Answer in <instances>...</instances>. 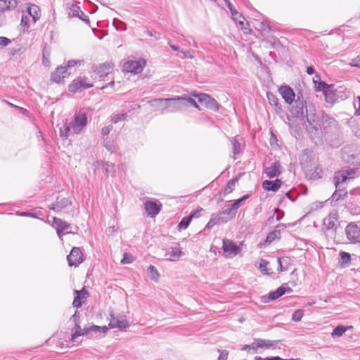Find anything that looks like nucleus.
Masks as SVG:
<instances>
[{
    "instance_id": "13d9d810",
    "label": "nucleus",
    "mask_w": 360,
    "mask_h": 360,
    "mask_svg": "<svg viewBox=\"0 0 360 360\" xmlns=\"http://www.w3.org/2000/svg\"><path fill=\"white\" fill-rule=\"evenodd\" d=\"M112 129V124H109L106 127H104L102 128L101 129V134L103 136H108L110 132L111 131V130Z\"/></svg>"
},
{
    "instance_id": "7c9ffc66",
    "label": "nucleus",
    "mask_w": 360,
    "mask_h": 360,
    "mask_svg": "<svg viewBox=\"0 0 360 360\" xmlns=\"http://www.w3.org/2000/svg\"><path fill=\"white\" fill-rule=\"evenodd\" d=\"M111 70L112 67L110 65L103 64L96 68L95 72L100 77H102L103 76H108Z\"/></svg>"
},
{
    "instance_id": "72a5a7b5",
    "label": "nucleus",
    "mask_w": 360,
    "mask_h": 360,
    "mask_svg": "<svg viewBox=\"0 0 360 360\" xmlns=\"http://www.w3.org/2000/svg\"><path fill=\"white\" fill-rule=\"evenodd\" d=\"M285 291L286 290L285 287L280 286L275 291L271 292L269 294V299L271 300H276L278 297H281L283 295H284Z\"/></svg>"
},
{
    "instance_id": "473e14b6",
    "label": "nucleus",
    "mask_w": 360,
    "mask_h": 360,
    "mask_svg": "<svg viewBox=\"0 0 360 360\" xmlns=\"http://www.w3.org/2000/svg\"><path fill=\"white\" fill-rule=\"evenodd\" d=\"M279 94L282 96V98L285 100V101L291 104L293 101L295 102V91H278Z\"/></svg>"
},
{
    "instance_id": "5fc2aeb1",
    "label": "nucleus",
    "mask_w": 360,
    "mask_h": 360,
    "mask_svg": "<svg viewBox=\"0 0 360 360\" xmlns=\"http://www.w3.org/2000/svg\"><path fill=\"white\" fill-rule=\"evenodd\" d=\"M180 53L182 54V56H179L181 58H188L193 59L194 58V56L189 50H181Z\"/></svg>"
},
{
    "instance_id": "f704fd0d",
    "label": "nucleus",
    "mask_w": 360,
    "mask_h": 360,
    "mask_svg": "<svg viewBox=\"0 0 360 360\" xmlns=\"http://www.w3.org/2000/svg\"><path fill=\"white\" fill-rule=\"evenodd\" d=\"M103 168L107 176H113L115 174V165L112 163L106 162L103 163Z\"/></svg>"
},
{
    "instance_id": "79ce46f5",
    "label": "nucleus",
    "mask_w": 360,
    "mask_h": 360,
    "mask_svg": "<svg viewBox=\"0 0 360 360\" xmlns=\"http://www.w3.org/2000/svg\"><path fill=\"white\" fill-rule=\"evenodd\" d=\"M236 180L231 179L228 181L224 189V195H227L232 192L236 185Z\"/></svg>"
},
{
    "instance_id": "58836bf2",
    "label": "nucleus",
    "mask_w": 360,
    "mask_h": 360,
    "mask_svg": "<svg viewBox=\"0 0 360 360\" xmlns=\"http://www.w3.org/2000/svg\"><path fill=\"white\" fill-rule=\"evenodd\" d=\"M268 264H269V262H267L266 260H265L264 259H261L260 262H259V269L263 274L269 275V274H272V272L271 271V269H269L268 268Z\"/></svg>"
},
{
    "instance_id": "cd10ccee",
    "label": "nucleus",
    "mask_w": 360,
    "mask_h": 360,
    "mask_svg": "<svg viewBox=\"0 0 360 360\" xmlns=\"http://www.w3.org/2000/svg\"><path fill=\"white\" fill-rule=\"evenodd\" d=\"M278 271L282 272L288 270L291 264V259L288 257H282L278 258Z\"/></svg>"
},
{
    "instance_id": "4d7b16f0",
    "label": "nucleus",
    "mask_w": 360,
    "mask_h": 360,
    "mask_svg": "<svg viewBox=\"0 0 360 360\" xmlns=\"http://www.w3.org/2000/svg\"><path fill=\"white\" fill-rule=\"evenodd\" d=\"M354 105L356 108L355 114L356 115H360V96H357L354 101Z\"/></svg>"
},
{
    "instance_id": "f3484780",
    "label": "nucleus",
    "mask_w": 360,
    "mask_h": 360,
    "mask_svg": "<svg viewBox=\"0 0 360 360\" xmlns=\"http://www.w3.org/2000/svg\"><path fill=\"white\" fill-rule=\"evenodd\" d=\"M144 207L148 215L154 217L160 212L162 205L158 201L148 200L144 203Z\"/></svg>"
},
{
    "instance_id": "423d86ee",
    "label": "nucleus",
    "mask_w": 360,
    "mask_h": 360,
    "mask_svg": "<svg viewBox=\"0 0 360 360\" xmlns=\"http://www.w3.org/2000/svg\"><path fill=\"white\" fill-rule=\"evenodd\" d=\"M19 0H0V27L7 24L6 13L15 8Z\"/></svg>"
},
{
    "instance_id": "6e6552de",
    "label": "nucleus",
    "mask_w": 360,
    "mask_h": 360,
    "mask_svg": "<svg viewBox=\"0 0 360 360\" xmlns=\"http://www.w3.org/2000/svg\"><path fill=\"white\" fill-rule=\"evenodd\" d=\"M87 124V117L85 112L79 110L75 115L73 121L71 122L72 133L79 134Z\"/></svg>"
},
{
    "instance_id": "20e7f679",
    "label": "nucleus",
    "mask_w": 360,
    "mask_h": 360,
    "mask_svg": "<svg viewBox=\"0 0 360 360\" xmlns=\"http://www.w3.org/2000/svg\"><path fill=\"white\" fill-rule=\"evenodd\" d=\"M114 84V82H110L106 85L94 86L87 77L79 76L69 85V90H79L81 89H87L94 86H96V88L99 90H103L105 88L112 87Z\"/></svg>"
},
{
    "instance_id": "37998d69",
    "label": "nucleus",
    "mask_w": 360,
    "mask_h": 360,
    "mask_svg": "<svg viewBox=\"0 0 360 360\" xmlns=\"http://www.w3.org/2000/svg\"><path fill=\"white\" fill-rule=\"evenodd\" d=\"M221 212L226 217H229V220L234 218L236 214V212L233 210L231 205H229L226 210Z\"/></svg>"
},
{
    "instance_id": "e433bc0d",
    "label": "nucleus",
    "mask_w": 360,
    "mask_h": 360,
    "mask_svg": "<svg viewBox=\"0 0 360 360\" xmlns=\"http://www.w3.org/2000/svg\"><path fill=\"white\" fill-rule=\"evenodd\" d=\"M72 133V125L65 124L63 127L60 129V136L62 138L67 139Z\"/></svg>"
},
{
    "instance_id": "dca6fc26",
    "label": "nucleus",
    "mask_w": 360,
    "mask_h": 360,
    "mask_svg": "<svg viewBox=\"0 0 360 360\" xmlns=\"http://www.w3.org/2000/svg\"><path fill=\"white\" fill-rule=\"evenodd\" d=\"M305 112V117L309 125L311 126L315 130H319V127H321V124L319 123L318 116L314 112V107L309 105V108H306Z\"/></svg>"
},
{
    "instance_id": "9d476101",
    "label": "nucleus",
    "mask_w": 360,
    "mask_h": 360,
    "mask_svg": "<svg viewBox=\"0 0 360 360\" xmlns=\"http://www.w3.org/2000/svg\"><path fill=\"white\" fill-rule=\"evenodd\" d=\"M70 72L67 70V67L60 65L57 67L54 71L51 73L50 80L55 83H61L64 79L68 77Z\"/></svg>"
},
{
    "instance_id": "09e8293b",
    "label": "nucleus",
    "mask_w": 360,
    "mask_h": 360,
    "mask_svg": "<svg viewBox=\"0 0 360 360\" xmlns=\"http://www.w3.org/2000/svg\"><path fill=\"white\" fill-rule=\"evenodd\" d=\"M303 315L304 311L302 309H297L293 312L292 319L296 322L300 321Z\"/></svg>"
},
{
    "instance_id": "2eb2a0df",
    "label": "nucleus",
    "mask_w": 360,
    "mask_h": 360,
    "mask_svg": "<svg viewBox=\"0 0 360 360\" xmlns=\"http://www.w3.org/2000/svg\"><path fill=\"white\" fill-rule=\"evenodd\" d=\"M302 91H297V99L295 101V107L293 109V114L300 118L304 119L305 117V110L306 108H309V106H307L306 103L302 100Z\"/></svg>"
},
{
    "instance_id": "a19ab883",
    "label": "nucleus",
    "mask_w": 360,
    "mask_h": 360,
    "mask_svg": "<svg viewBox=\"0 0 360 360\" xmlns=\"http://www.w3.org/2000/svg\"><path fill=\"white\" fill-rule=\"evenodd\" d=\"M191 220H192V217L188 216V217H184L178 224L179 230L186 229L190 224Z\"/></svg>"
},
{
    "instance_id": "680f3d73",
    "label": "nucleus",
    "mask_w": 360,
    "mask_h": 360,
    "mask_svg": "<svg viewBox=\"0 0 360 360\" xmlns=\"http://www.w3.org/2000/svg\"><path fill=\"white\" fill-rule=\"evenodd\" d=\"M260 29L266 32H271L272 30L270 25L266 21L260 22Z\"/></svg>"
},
{
    "instance_id": "393cba45",
    "label": "nucleus",
    "mask_w": 360,
    "mask_h": 360,
    "mask_svg": "<svg viewBox=\"0 0 360 360\" xmlns=\"http://www.w3.org/2000/svg\"><path fill=\"white\" fill-rule=\"evenodd\" d=\"M71 204L72 202L69 198H62L61 200H57L56 202L49 205V207L55 212H60Z\"/></svg>"
},
{
    "instance_id": "f257e3e1",
    "label": "nucleus",
    "mask_w": 360,
    "mask_h": 360,
    "mask_svg": "<svg viewBox=\"0 0 360 360\" xmlns=\"http://www.w3.org/2000/svg\"><path fill=\"white\" fill-rule=\"evenodd\" d=\"M356 174V169H344L335 172L334 176V184L336 191L332 195L333 201H338L347 195V192L345 188H342V185L348 181L354 179Z\"/></svg>"
},
{
    "instance_id": "49530a36",
    "label": "nucleus",
    "mask_w": 360,
    "mask_h": 360,
    "mask_svg": "<svg viewBox=\"0 0 360 360\" xmlns=\"http://www.w3.org/2000/svg\"><path fill=\"white\" fill-rule=\"evenodd\" d=\"M127 113L117 114V115H115L112 117L111 122L112 123L116 124L118 122L125 120L127 119Z\"/></svg>"
},
{
    "instance_id": "69168bd1",
    "label": "nucleus",
    "mask_w": 360,
    "mask_h": 360,
    "mask_svg": "<svg viewBox=\"0 0 360 360\" xmlns=\"http://www.w3.org/2000/svg\"><path fill=\"white\" fill-rule=\"evenodd\" d=\"M11 43V40L5 37H0V46H6Z\"/></svg>"
},
{
    "instance_id": "7ed1b4c3",
    "label": "nucleus",
    "mask_w": 360,
    "mask_h": 360,
    "mask_svg": "<svg viewBox=\"0 0 360 360\" xmlns=\"http://www.w3.org/2000/svg\"><path fill=\"white\" fill-rule=\"evenodd\" d=\"M339 225L338 212L333 211L324 218L322 229L327 236L332 238L335 237Z\"/></svg>"
},
{
    "instance_id": "c9c22d12",
    "label": "nucleus",
    "mask_w": 360,
    "mask_h": 360,
    "mask_svg": "<svg viewBox=\"0 0 360 360\" xmlns=\"http://www.w3.org/2000/svg\"><path fill=\"white\" fill-rule=\"evenodd\" d=\"M148 272L150 279L155 282L158 281L160 274L158 269L153 265H150L148 267Z\"/></svg>"
},
{
    "instance_id": "5701e85b",
    "label": "nucleus",
    "mask_w": 360,
    "mask_h": 360,
    "mask_svg": "<svg viewBox=\"0 0 360 360\" xmlns=\"http://www.w3.org/2000/svg\"><path fill=\"white\" fill-rule=\"evenodd\" d=\"M53 222L56 226L58 237L62 238V236L64 234L63 232L70 227V224L57 217L53 218Z\"/></svg>"
},
{
    "instance_id": "e2e57ef3",
    "label": "nucleus",
    "mask_w": 360,
    "mask_h": 360,
    "mask_svg": "<svg viewBox=\"0 0 360 360\" xmlns=\"http://www.w3.org/2000/svg\"><path fill=\"white\" fill-rule=\"evenodd\" d=\"M352 129L356 136L360 137V126L358 124H353Z\"/></svg>"
},
{
    "instance_id": "2f4dec72",
    "label": "nucleus",
    "mask_w": 360,
    "mask_h": 360,
    "mask_svg": "<svg viewBox=\"0 0 360 360\" xmlns=\"http://www.w3.org/2000/svg\"><path fill=\"white\" fill-rule=\"evenodd\" d=\"M75 294L76 295H75V297L74 298V300H73V302H72V305H73L74 307L79 308V307H82V305L83 304V300L81 298V295L83 294V295H84L85 294V289L83 288L81 290H75Z\"/></svg>"
},
{
    "instance_id": "ea45409f",
    "label": "nucleus",
    "mask_w": 360,
    "mask_h": 360,
    "mask_svg": "<svg viewBox=\"0 0 360 360\" xmlns=\"http://www.w3.org/2000/svg\"><path fill=\"white\" fill-rule=\"evenodd\" d=\"M89 333H105L108 330L107 326H91L89 327Z\"/></svg>"
},
{
    "instance_id": "aec40b11",
    "label": "nucleus",
    "mask_w": 360,
    "mask_h": 360,
    "mask_svg": "<svg viewBox=\"0 0 360 360\" xmlns=\"http://www.w3.org/2000/svg\"><path fill=\"white\" fill-rule=\"evenodd\" d=\"M69 16L78 18L88 25L90 23L89 17L84 13V12L80 9V7L77 5L72 4L70 7Z\"/></svg>"
},
{
    "instance_id": "338daca9",
    "label": "nucleus",
    "mask_w": 360,
    "mask_h": 360,
    "mask_svg": "<svg viewBox=\"0 0 360 360\" xmlns=\"http://www.w3.org/2000/svg\"><path fill=\"white\" fill-rule=\"evenodd\" d=\"M255 342L257 343L256 347H257L258 348H264V345L266 343V340L257 339L255 340Z\"/></svg>"
},
{
    "instance_id": "de8ad7c7",
    "label": "nucleus",
    "mask_w": 360,
    "mask_h": 360,
    "mask_svg": "<svg viewBox=\"0 0 360 360\" xmlns=\"http://www.w3.org/2000/svg\"><path fill=\"white\" fill-rule=\"evenodd\" d=\"M50 53L46 50H44L42 53V63L46 67H50L51 61L49 60Z\"/></svg>"
},
{
    "instance_id": "f8f14e48",
    "label": "nucleus",
    "mask_w": 360,
    "mask_h": 360,
    "mask_svg": "<svg viewBox=\"0 0 360 360\" xmlns=\"http://www.w3.org/2000/svg\"><path fill=\"white\" fill-rule=\"evenodd\" d=\"M222 249L226 257L232 258L237 255L240 251V248L233 241L229 239L223 240Z\"/></svg>"
},
{
    "instance_id": "c03bdc74",
    "label": "nucleus",
    "mask_w": 360,
    "mask_h": 360,
    "mask_svg": "<svg viewBox=\"0 0 360 360\" xmlns=\"http://www.w3.org/2000/svg\"><path fill=\"white\" fill-rule=\"evenodd\" d=\"M249 197L248 195H243L240 198L235 200V202L231 205V207L233 209L234 211L237 212V210L240 207L241 203L245 201L246 199H248Z\"/></svg>"
},
{
    "instance_id": "bb28decb",
    "label": "nucleus",
    "mask_w": 360,
    "mask_h": 360,
    "mask_svg": "<svg viewBox=\"0 0 360 360\" xmlns=\"http://www.w3.org/2000/svg\"><path fill=\"white\" fill-rule=\"evenodd\" d=\"M336 91H322L323 94L325 97V101L326 103L330 104H333L336 101H338L339 98L341 100H343L345 97V96H339L335 94Z\"/></svg>"
},
{
    "instance_id": "0eeeda50",
    "label": "nucleus",
    "mask_w": 360,
    "mask_h": 360,
    "mask_svg": "<svg viewBox=\"0 0 360 360\" xmlns=\"http://www.w3.org/2000/svg\"><path fill=\"white\" fill-rule=\"evenodd\" d=\"M146 63V60L143 58L138 60H128L123 64L122 70L127 73L137 75L142 72Z\"/></svg>"
},
{
    "instance_id": "052dcab7",
    "label": "nucleus",
    "mask_w": 360,
    "mask_h": 360,
    "mask_svg": "<svg viewBox=\"0 0 360 360\" xmlns=\"http://www.w3.org/2000/svg\"><path fill=\"white\" fill-rule=\"evenodd\" d=\"M349 65L352 67L360 68V55L352 59V62L349 63Z\"/></svg>"
},
{
    "instance_id": "0e129e2a",
    "label": "nucleus",
    "mask_w": 360,
    "mask_h": 360,
    "mask_svg": "<svg viewBox=\"0 0 360 360\" xmlns=\"http://www.w3.org/2000/svg\"><path fill=\"white\" fill-rule=\"evenodd\" d=\"M202 210L201 207H199L193 211H192L189 215V217H192L193 218H198L200 216V212Z\"/></svg>"
},
{
    "instance_id": "8fccbe9b",
    "label": "nucleus",
    "mask_w": 360,
    "mask_h": 360,
    "mask_svg": "<svg viewBox=\"0 0 360 360\" xmlns=\"http://www.w3.org/2000/svg\"><path fill=\"white\" fill-rule=\"evenodd\" d=\"M266 96L271 105L277 106L278 99L275 97L271 91H266Z\"/></svg>"
},
{
    "instance_id": "4c0bfd02",
    "label": "nucleus",
    "mask_w": 360,
    "mask_h": 360,
    "mask_svg": "<svg viewBox=\"0 0 360 360\" xmlns=\"http://www.w3.org/2000/svg\"><path fill=\"white\" fill-rule=\"evenodd\" d=\"M347 329L348 328L343 326H338L333 329L331 333V336L333 338H340L347 331Z\"/></svg>"
},
{
    "instance_id": "4468645a",
    "label": "nucleus",
    "mask_w": 360,
    "mask_h": 360,
    "mask_svg": "<svg viewBox=\"0 0 360 360\" xmlns=\"http://www.w3.org/2000/svg\"><path fill=\"white\" fill-rule=\"evenodd\" d=\"M129 326V322L124 315H115L110 314V319L109 327L110 328H119L122 330Z\"/></svg>"
},
{
    "instance_id": "4be33fe9",
    "label": "nucleus",
    "mask_w": 360,
    "mask_h": 360,
    "mask_svg": "<svg viewBox=\"0 0 360 360\" xmlns=\"http://www.w3.org/2000/svg\"><path fill=\"white\" fill-rule=\"evenodd\" d=\"M282 185L281 179H276L274 181L265 180L262 182V188L266 191L276 192Z\"/></svg>"
},
{
    "instance_id": "39448f33",
    "label": "nucleus",
    "mask_w": 360,
    "mask_h": 360,
    "mask_svg": "<svg viewBox=\"0 0 360 360\" xmlns=\"http://www.w3.org/2000/svg\"><path fill=\"white\" fill-rule=\"evenodd\" d=\"M342 159L347 163L360 165V150L356 145H348L342 149Z\"/></svg>"
},
{
    "instance_id": "a211bd4d",
    "label": "nucleus",
    "mask_w": 360,
    "mask_h": 360,
    "mask_svg": "<svg viewBox=\"0 0 360 360\" xmlns=\"http://www.w3.org/2000/svg\"><path fill=\"white\" fill-rule=\"evenodd\" d=\"M184 255V252L181 250L179 244H176L174 247H171L165 253V257L166 259L169 261H176Z\"/></svg>"
},
{
    "instance_id": "412c9836",
    "label": "nucleus",
    "mask_w": 360,
    "mask_h": 360,
    "mask_svg": "<svg viewBox=\"0 0 360 360\" xmlns=\"http://www.w3.org/2000/svg\"><path fill=\"white\" fill-rule=\"evenodd\" d=\"M281 164L278 162H274L270 166L265 168L264 174L269 179L278 176L281 174Z\"/></svg>"
},
{
    "instance_id": "f03ea898",
    "label": "nucleus",
    "mask_w": 360,
    "mask_h": 360,
    "mask_svg": "<svg viewBox=\"0 0 360 360\" xmlns=\"http://www.w3.org/2000/svg\"><path fill=\"white\" fill-rule=\"evenodd\" d=\"M153 103L155 105H160L170 112L181 110L189 106L198 107L195 101L191 98L177 97L176 98L155 99Z\"/></svg>"
},
{
    "instance_id": "6e6d98bb",
    "label": "nucleus",
    "mask_w": 360,
    "mask_h": 360,
    "mask_svg": "<svg viewBox=\"0 0 360 360\" xmlns=\"http://www.w3.org/2000/svg\"><path fill=\"white\" fill-rule=\"evenodd\" d=\"M340 258L342 259V263H348L350 262V255L345 252H341L340 253Z\"/></svg>"
},
{
    "instance_id": "3c124183",
    "label": "nucleus",
    "mask_w": 360,
    "mask_h": 360,
    "mask_svg": "<svg viewBox=\"0 0 360 360\" xmlns=\"http://www.w3.org/2000/svg\"><path fill=\"white\" fill-rule=\"evenodd\" d=\"M83 62V60H69L65 66L67 67V70H68V68H71L77 65H80Z\"/></svg>"
},
{
    "instance_id": "c85d7f7f",
    "label": "nucleus",
    "mask_w": 360,
    "mask_h": 360,
    "mask_svg": "<svg viewBox=\"0 0 360 360\" xmlns=\"http://www.w3.org/2000/svg\"><path fill=\"white\" fill-rule=\"evenodd\" d=\"M27 11L30 16H32L34 22L38 20L41 17V10L39 7L35 4H30L27 7Z\"/></svg>"
},
{
    "instance_id": "774afa93",
    "label": "nucleus",
    "mask_w": 360,
    "mask_h": 360,
    "mask_svg": "<svg viewBox=\"0 0 360 360\" xmlns=\"http://www.w3.org/2000/svg\"><path fill=\"white\" fill-rule=\"evenodd\" d=\"M275 213H277V214L276 215V221L281 220L283 218V217L284 216L283 212L281 211L280 210H278L277 208L275 209Z\"/></svg>"
},
{
    "instance_id": "a878e982",
    "label": "nucleus",
    "mask_w": 360,
    "mask_h": 360,
    "mask_svg": "<svg viewBox=\"0 0 360 360\" xmlns=\"http://www.w3.org/2000/svg\"><path fill=\"white\" fill-rule=\"evenodd\" d=\"M313 83L315 90H327L334 86V84H328L325 82L321 81V77L318 74H316L313 77Z\"/></svg>"
},
{
    "instance_id": "6ab92c4d",
    "label": "nucleus",
    "mask_w": 360,
    "mask_h": 360,
    "mask_svg": "<svg viewBox=\"0 0 360 360\" xmlns=\"http://www.w3.org/2000/svg\"><path fill=\"white\" fill-rule=\"evenodd\" d=\"M229 217L224 216L221 212L217 214H213L208 223L206 225V229H211L214 226L220 224H224L229 221Z\"/></svg>"
},
{
    "instance_id": "603ef678",
    "label": "nucleus",
    "mask_w": 360,
    "mask_h": 360,
    "mask_svg": "<svg viewBox=\"0 0 360 360\" xmlns=\"http://www.w3.org/2000/svg\"><path fill=\"white\" fill-rule=\"evenodd\" d=\"M134 261L133 256L129 253H124L121 263L123 264H131Z\"/></svg>"
},
{
    "instance_id": "b1692460",
    "label": "nucleus",
    "mask_w": 360,
    "mask_h": 360,
    "mask_svg": "<svg viewBox=\"0 0 360 360\" xmlns=\"http://www.w3.org/2000/svg\"><path fill=\"white\" fill-rule=\"evenodd\" d=\"M198 101L200 103L205 104L207 107L217 109V105L214 99L210 97L208 94H200L198 95Z\"/></svg>"
},
{
    "instance_id": "9b49d317",
    "label": "nucleus",
    "mask_w": 360,
    "mask_h": 360,
    "mask_svg": "<svg viewBox=\"0 0 360 360\" xmlns=\"http://www.w3.org/2000/svg\"><path fill=\"white\" fill-rule=\"evenodd\" d=\"M84 258L81 249L77 247H74L70 255L67 257V260L70 266H77L83 262Z\"/></svg>"
},
{
    "instance_id": "1a4fd4ad",
    "label": "nucleus",
    "mask_w": 360,
    "mask_h": 360,
    "mask_svg": "<svg viewBox=\"0 0 360 360\" xmlns=\"http://www.w3.org/2000/svg\"><path fill=\"white\" fill-rule=\"evenodd\" d=\"M347 239L350 243H360V228L354 222L349 223L345 230Z\"/></svg>"
},
{
    "instance_id": "864d4df0",
    "label": "nucleus",
    "mask_w": 360,
    "mask_h": 360,
    "mask_svg": "<svg viewBox=\"0 0 360 360\" xmlns=\"http://www.w3.org/2000/svg\"><path fill=\"white\" fill-rule=\"evenodd\" d=\"M279 233L276 231H271L269 233L266 238L265 242L268 244H270L273 240H275L276 238H277V236Z\"/></svg>"
},
{
    "instance_id": "c756f323",
    "label": "nucleus",
    "mask_w": 360,
    "mask_h": 360,
    "mask_svg": "<svg viewBox=\"0 0 360 360\" xmlns=\"http://www.w3.org/2000/svg\"><path fill=\"white\" fill-rule=\"evenodd\" d=\"M231 144H232V152H233V156L234 159L237 158V156L241 153L242 151V143L238 141L236 137L233 138L231 140Z\"/></svg>"
},
{
    "instance_id": "bf43d9fd",
    "label": "nucleus",
    "mask_w": 360,
    "mask_h": 360,
    "mask_svg": "<svg viewBox=\"0 0 360 360\" xmlns=\"http://www.w3.org/2000/svg\"><path fill=\"white\" fill-rule=\"evenodd\" d=\"M218 352H219L218 360H227L229 355L228 351L218 349Z\"/></svg>"
},
{
    "instance_id": "ddd939ff",
    "label": "nucleus",
    "mask_w": 360,
    "mask_h": 360,
    "mask_svg": "<svg viewBox=\"0 0 360 360\" xmlns=\"http://www.w3.org/2000/svg\"><path fill=\"white\" fill-rule=\"evenodd\" d=\"M338 123L333 117L323 113L321 116V124L320 128H323L326 134L332 132L333 129H337Z\"/></svg>"
},
{
    "instance_id": "a18cd8bd",
    "label": "nucleus",
    "mask_w": 360,
    "mask_h": 360,
    "mask_svg": "<svg viewBox=\"0 0 360 360\" xmlns=\"http://www.w3.org/2000/svg\"><path fill=\"white\" fill-rule=\"evenodd\" d=\"M75 328H74V330L72 332V336H71V341L72 342H75L76 341V339L77 338H78L79 336H80V332L82 330V328L79 326V323H77V324H75Z\"/></svg>"
}]
</instances>
